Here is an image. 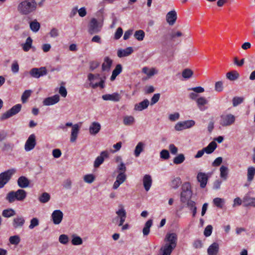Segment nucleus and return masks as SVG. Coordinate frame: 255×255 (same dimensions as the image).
<instances>
[{
	"label": "nucleus",
	"instance_id": "obj_1",
	"mask_svg": "<svg viewBox=\"0 0 255 255\" xmlns=\"http://www.w3.org/2000/svg\"><path fill=\"white\" fill-rule=\"evenodd\" d=\"M37 3L35 0H25L17 6V10L22 14L27 15L35 10Z\"/></svg>",
	"mask_w": 255,
	"mask_h": 255
},
{
	"label": "nucleus",
	"instance_id": "obj_2",
	"mask_svg": "<svg viewBox=\"0 0 255 255\" xmlns=\"http://www.w3.org/2000/svg\"><path fill=\"white\" fill-rule=\"evenodd\" d=\"M26 196V192L22 189H19L15 191H11L9 192L5 197V199L9 203H12L16 201H23Z\"/></svg>",
	"mask_w": 255,
	"mask_h": 255
},
{
	"label": "nucleus",
	"instance_id": "obj_3",
	"mask_svg": "<svg viewBox=\"0 0 255 255\" xmlns=\"http://www.w3.org/2000/svg\"><path fill=\"white\" fill-rule=\"evenodd\" d=\"M236 117L230 113H224L220 117L219 124L223 127H227L234 124Z\"/></svg>",
	"mask_w": 255,
	"mask_h": 255
},
{
	"label": "nucleus",
	"instance_id": "obj_4",
	"mask_svg": "<svg viewBox=\"0 0 255 255\" xmlns=\"http://www.w3.org/2000/svg\"><path fill=\"white\" fill-rule=\"evenodd\" d=\"M192 192L191 190L190 184L189 182L184 183L182 186V192L180 194V201L185 203L190 200Z\"/></svg>",
	"mask_w": 255,
	"mask_h": 255
},
{
	"label": "nucleus",
	"instance_id": "obj_5",
	"mask_svg": "<svg viewBox=\"0 0 255 255\" xmlns=\"http://www.w3.org/2000/svg\"><path fill=\"white\" fill-rule=\"evenodd\" d=\"M15 172L16 170L12 168L0 173V189L3 188L8 182Z\"/></svg>",
	"mask_w": 255,
	"mask_h": 255
},
{
	"label": "nucleus",
	"instance_id": "obj_6",
	"mask_svg": "<svg viewBox=\"0 0 255 255\" xmlns=\"http://www.w3.org/2000/svg\"><path fill=\"white\" fill-rule=\"evenodd\" d=\"M21 105L19 104H16L15 106H13L10 109L6 111V112L2 114L0 117V120L1 121H3L4 120L7 119L10 117L15 115L17 113H18L21 110Z\"/></svg>",
	"mask_w": 255,
	"mask_h": 255
},
{
	"label": "nucleus",
	"instance_id": "obj_7",
	"mask_svg": "<svg viewBox=\"0 0 255 255\" xmlns=\"http://www.w3.org/2000/svg\"><path fill=\"white\" fill-rule=\"evenodd\" d=\"M102 26L96 18H92L88 25V32L91 35L98 33L101 31Z\"/></svg>",
	"mask_w": 255,
	"mask_h": 255
},
{
	"label": "nucleus",
	"instance_id": "obj_8",
	"mask_svg": "<svg viewBox=\"0 0 255 255\" xmlns=\"http://www.w3.org/2000/svg\"><path fill=\"white\" fill-rule=\"evenodd\" d=\"M195 124V122L193 120H188L183 122L177 123L175 127V129L176 131H181L183 129L188 128L192 127Z\"/></svg>",
	"mask_w": 255,
	"mask_h": 255
},
{
	"label": "nucleus",
	"instance_id": "obj_9",
	"mask_svg": "<svg viewBox=\"0 0 255 255\" xmlns=\"http://www.w3.org/2000/svg\"><path fill=\"white\" fill-rule=\"evenodd\" d=\"M29 74L33 78H39L46 75L47 74V71L45 67H41L39 68H33L30 70Z\"/></svg>",
	"mask_w": 255,
	"mask_h": 255
},
{
	"label": "nucleus",
	"instance_id": "obj_10",
	"mask_svg": "<svg viewBox=\"0 0 255 255\" xmlns=\"http://www.w3.org/2000/svg\"><path fill=\"white\" fill-rule=\"evenodd\" d=\"M36 144V136L34 134H31L29 136L25 142L24 149L26 151H31L34 149Z\"/></svg>",
	"mask_w": 255,
	"mask_h": 255
},
{
	"label": "nucleus",
	"instance_id": "obj_11",
	"mask_svg": "<svg viewBox=\"0 0 255 255\" xmlns=\"http://www.w3.org/2000/svg\"><path fill=\"white\" fill-rule=\"evenodd\" d=\"M63 213L60 210H54L51 214V219L55 225H59L62 221Z\"/></svg>",
	"mask_w": 255,
	"mask_h": 255
},
{
	"label": "nucleus",
	"instance_id": "obj_12",
	"mask_svg": "<svg viewBox=\"0 0 255 255\" xmlns=\"http://www.w3.org/2000/svg\"><path fill=\"white\" fill-rule=\"evenodd\" d=\"M197 179L200 183L201 188H204L208 180V176L204 172H199L197 175Z\"/></svg>",
	"mask_w": 255,
	"mask_h": 255
},
{
	"label": "nucleus",
	"instance_id": "obj_13",
	"mask_svg": "<svg viewBox=\"0 0 255 255\" xmlns=\"http://www.w3.org/2000/svg\"><path fill=\"white\" fill-rule=\"evenodd\" d=\"M25 222V220L23 217L17 216L13 218L12 225L13 228L16 229L18 228H22Z\"/></svg>",
	"mask_w": 255,
	"mask_h": 255
},
{
	"label": "nucleus",
	"instance_id": "obj_14",
	"mask_svg": "<svg viewBox=\"0 0 255 255\" xmlns=\"http://www.w3.org/2000/svg\"><path fill=\"white\" fill-rule=\"evenodd\" d=\"M59 100V96L56 94L53 96L45 98L43 102V104L45 106L53 105L57 103Z\"/></svg>",
	"mask_w": 255,
	"mask_h": 255
},
{
	"label": "nucleus",
	"instance_id": "obj_15",
	"mask_svg": "<svg viewBox=\"0 0 255 255\" xmlns=\"http://www.w3.org/2000/svg\"><path fill=\"white\" fill-rule=\"evenodd\" d=\"M109 153L107 151H102L100 156H98L95 159L94 163V166L95 168L98 167L101 164H102L104 161V158L108 157Z\"/></svg>",
	"mask_w": 255,
	"mask_h": 255
},
{
	"label": "nucleus",
	"instance_id": "obj_16",
	"mask_svg": "<svg viewBox=\"0 0 255 255\" xmlns=\"http://www.w3.org/2000/svg\"><path fill=\"white\" fill-rule=\"evenodd\" d=\"M177 240V235L175 233L167 234L165 239V241L169 243L168 244L173 248H175L176 246Z\"/></svg>",
	"mask_w": 255,
	"mask_h": 255
},
{
	"label": "nucleus",
	"instance_id": "obj_17",
	"mask_svg": "<svg viewBox=\"0 0 255 255\" xmlns=\"http://www.w3.org/2000/svg\"><path fill=\"white\" fill-rule=\"evenodd\" d=\"M166 19L170 25H173L177 19L176 11L175 10H171L168 12L166 16Z\"/></svg>",
	"mask_w": 255,
	"mask_h": 255
},
{
	"label": "nucleus",
	"instance_id": "obj_18",
	"mask_svg": "<svg viewBox=\"0 0 255 255\" xmlns=\"http://www.w3.org/2000/svg\"><path fill=\"white\" fill-rule=\"evenodd\" d=\"M102 99L105 101L119 102L121 99V96L118 93H114L112 94H105L103 95Z\"/></svg>",
	"mask_w": 255,
	"mask_h": 255
},
{
	"label": "nucleus",
	"instance_id": "obj_19",
	"mask_svg": "<svg viewBox=\"0 0 255 255\" xmlns=\"http://www.w3.org/2000/svg\"><path fill=\"white\" fill-rule=\"evenodd\" d=\"M17 185L21 188H25L28 187L30 181L28 179L24 176H20L17 179Z\"/></svg>",
	"mask_w": 255,
	"mask_h": 255
},
{
	"label": "nucleus",
	"instance_id": "obj_20",
	"mask_svg": "<svg viewBox=\"0 0 255 255\" xmlns=\"http://www.w3.org/2000/svg\"><path fill=\"white\" fill-rule=\"evenodd\" d=\"M132 52V48L131 47H128L124 49H119L117 52V55L119 57L122 58L129 55Z\"/></svg>",
	"mask_w": 255,
	"mask_h": 255
},
{
	"label": "nucleus",
	"instance_id": "obj_21",
	"mask_svg": "<svg viewBox=\"0 0 255 255\" xmlns=\"http://www.w3.org/2000/svg\"><path fill=\"white\" fill-rule=\"evenodd\" d=\"M79 130L80 127L78 124H75L73 125L72 128L70 137V141L71 142H74L76 140Z\"/></svg>",
	"mask_w": 255,
	"mask_h": 255
},
{
	"label": "nucleus",
	"instance_id": "obj_22",
	"mask_svg": "<svg viewBox=\"0 0 255 255\" xmlns=\"http://www.w3.org/2000/svg\"><path fill=\"white\" fill-rule=\"evenodd\" d=\"M219 250V246L217 243H213L208 248L207 253L208 255H217Z\"/></svg>",
	"mask_w": 255,
	"mask_h": 255
},
{
	"label": "nucleus",
	"instance_id": "obj_23",
	"mask_svg": "<svg viewBox=\"0 0 255 255\" xmlns=\"http://www.w3.org/2000/svg\"><path fill=\"white\" fill-rule=\"evenodd\" d=\"M101 125L98 122H93L89 127V132L91 134L95 135L101 129Z\"/></svg>",
	"mask_w": 255,
	"mask_h": 255
},
{
	"label": "nucleus",
	"instance_id": "obj_24",
	"mask_svg": "<svg viewBox=\"0 0 255 255\" xmlns=\"http://www.w3.org/2000/svg\"><path fill=\"white\" fill-rule=\"evenodd\" d=\"M152 179L150 175L146 174L144 176L143 178V184L145 190L148 191L152 185Z\"/></svg>",
	"mask_w": 255,
	"mask_h": 255
},
{
	"label": "nucleus",
	"instance_id": "obj_25",
	"mask_svg": "<svg viewBox=\"0 0 255 255\" xmlns=\"http://www.w3.org/2000/svg\"><path fill=\"white\" fill-rule=\"evenodd\" d=\"M149 104V101L147 99H145L138 104H135L134 109L135 111H141L146 109L148 107Z\"/></svg>",
	"mask_w": 255,
	"mask_h": 255
},
{
	"label": "nucleus",
	"instance_id": "obj_26",
	"mask_svg": "<svg viewBox=\"0 0 255 255\" xmlns=\"http://www.w3.org/2000/svg\"><path fill=\"white\" fill-rule=\"evenodd\" d=\"M243 202L245 207L252 206L255 207V198L254 197L246 196L243 198Z\"/></svg>",
	"mask_w": 255,
	"mask_h": 255
},
{
	"label": "nucleus",
	"instance_id": "obj_27",
	"mask_svg": "<svg viewBox=\"0 0 255 255\" xmlns=\"http://www.w3.org/2000/svg\"><path fill=\"white\" fill-rule=\"evenodd\" d=\"M217 145L215 141H213L211 142L206 147L203 148V149L205 153L207 154H211L214 152V151L217 148Z\"/></svg>",
	"mask_w": 255,
	"mask_h": 255
},
{
	"label": "nucleus",
	"instance_id": "obj_28",
	"mask_svg": "<svg viewBox=\"0 0 255 255\" xmlns=\"http://www.w3.org/2000/svg\"><path fill=\"white\" fill-rule=\"evenodd\" d=\"M112 64V60L108 57L105 58L104 62L102 65V71H109Z\"/></svg>",
	"mask_w": 255,
	"mask_h": 255
},
{
	"label": "nucleus",
	"instance_id": "obj_29",
	"mask_svg": "<svg viewBox=\"0 0 255 255\" xmlns=\"http://www.w3.org/2000/svg\"><path fill=\"white\" fill-rule=\"evenodd\" d=\"M122 71V66L121 64H118L116 65L115 69L112 72V76L110 78V80L113 81H114L116 77L119 75Z\"/></svg>",
	"mask_w": 255,
	"mask_h": 255
},
{
	"label": "nucleus",
	"instance_id": "obj_30",
	"mask_svg": "<svg viewBox=\"0 0 255 255\" xmlns=\"http://www.w3.org/2000/svg\"><path fill=\"white\" fill-rule=\"evenodd\" d=\"M116 214L118 215V216L115 218L113 219V223H115L116 220H119V218L127 217L126 210L122 206H121V209L116 211Z\"/></svg>",
	"mask_w": 255,
	"mask_h": 255
},
{
	"label": "nucleus",
	"instance_id": "obj_31",
	"mask_svg": "<svg viewBox=\"0 0 255 255\" xmlns=\"http://www.w3.org/2000/svg\"><path fill=\"white\" fill-rule=\"evenodd\" d=\"M196 102L198 108L201 111L205 110L206 108H205L203 106L206 105L208 103L207 100L204 97H200L196 100Z\"/></svg>",
	"mask_w": 255,
	"mask_h": 255
},
{
	"label": "nucleus",
	"instance_id": "obj_32",
	"mask_svg": "<svg viewBox=\"0 0 255 255\" xmlns=\"http://www.w3.org/2000/svg\"><path fill=\"white\" fill-rule=\"evenodd\" d=\"M32 39L30 37H28L25 42L22 45V49L25 51H28L32 47Z\"/></svg>",
	"mask_w": 255,
	"mask_h": 255
},
{
	"label": "nucleus",
	"instance_id": "obj_33",
	"mask_svg": "<svg viewBox=\"0 0 255 255\" xmlns=\"http://www.w3.org/2000/svg\"><path fill=\"white\" fill-rule=\"evenodd\" d=\"M144 144L142 142H139L136 146L134 151V154L135 157H138L141 152L143 151Z\"/></svg>",
	"mask_w": 255,
	"mask_h": 255
},
{
	"label": "nucleus",
	"instance_id": "obj_34",
	"mask_svg": "<svg viewBox=\"0 0 255 255\" xmlns=\"http://www.w3.org/2000/svg\"><path fill=\"white\" fill-rule=\"evenodd\" d=\"M239 73L237 71H232L226 74L227 78L231 81H235L239 78Z\"/></svg>",
	"mask_w": 255,
	"mask_h": 255
},
{
	"label": "nucleus",
	"instance_id": "obj_35",
	"mask_svg": "<svg viewBox=\"0 0 255 255\" xmlns=\"http://www.w3.org/2000/svg\"><path fill=\"white\" fill-rule=\"evenodd\" d=\"M152 225V220H148L145 224L144 227L142 230V233L144 236H147L150 232V228Z\"/></svg>",
	"mask_w": 255,
	"mask_h": 255
},
{
	"label": "nucleus",
	"instance_id": "obj_36",
	"mask_svg": "<svg viewBox=\"0 0 255 255\" xmlns=\"http://www.w3.org/2000/svg\"><path fill=\"white\" fill-rule=\"evenodd\" d=\"M255 175V167L250 166L247 170V178L248 181H252Z\"/></svg>",
	"mask_w": 255,
	"mask_h": 255
},
{
	"label": "nucleus",
	"instance_id": "obj_37",
	"mask_svg": "<svg viewBox=\"0 0 255 255\" xmlns=\"http://www.w3.org/2000/svg\"><path fill=\"white\" fill-rule=\"evenodd\" d=\"M134 122V118L132 116H126L123 118V123L125 126H131Z\"/></svg>",
	"mask_w": 255,
	"mask_h": 255
},
{
	"label": "nucleus",
	"instance_id": "obj_38",
	"mask_svg": "<svg viewBox=\"0 0 255 255\" xmlns=\"http://www.w3.org/2000/svg\"><path fill=\"white\" fill-rule=\"evenodd\" d=\"M15 214V211L11 208L4 209L2 212V215L5 218H10L14 216Z\"/></svg>",
	"mask_w": 255,
	"mask_h": 255
},
{
	"label": "nucleus",
	"instance_id": "obj_39",
	"mask_svg": "<svg viewBox=\"0 0 255 255\" xmlns=\"http://www.w3.org/2000/svg\"><path fill=\"white\" fill-rule=\"evenodd\" d=\"M142 71L149 77H151L155 74L157 73V71L154 68L149 69L147 67H144L142 68Z\"/></svg>",
	"mask_w": 255,
	"mask_h": 255
},
{
	"label": "nucleus",
	"instance_id": "obj_40",
	"mask_svg": "<svg viewBox=\"0 0 255 255\" xmlns=\"http://www.w3.org/2000/svg\"><path fill=\"white\" fill-rule=\"evenodd\" d=\"M181 184V180L180 177L174 178L171 182L170 186L173 189L178 188Z\"/></svg>",
	"mask_w": 255,
	"mask_h": 255
},
{
	"label": "nucleus",
	"instance_id": "obj_41",
	"mask_svg": "<svg viewBox=\"0 0 255 255\" xmlns=\"http://www.w3.org/2000/svg\"><path fill=\"white\" fill-rule=\"evenodd\" d=\"M50 199V196L49 194L47 192L43 193L39 197V201L42 203H45L48 202Z\"/></svg>",
	"mask_w": 255,
	"mask_h": 255
},
{
	"label": "nucleus",
	"instance_id": "obj_42",
	"mask_svg": "<svg viewBox=\"0 0 255 255\" xmlns=\"http://www.w3.org/2000/svg\"><path fill=\"white\" fill-rule=\"evenodd\" d=\"M145 36V33L142 30L135 31L134 37L138 41H142Z\"/></svg>",
	"mask_w": 255,
	"mask_h": 255
},
{
	"label": "nucleus",
	"instance_id": "obj_43",
	"mask_svg": "<svg viewBox=\"0 0 255 255\" xmlns=\"http://www.w3.org/2000/svg\"><path fill=\"white\" fill-rule=\"evenodd\" d=\"M185 159L183 154L181 153L175 157L173 159V163L175 164H179L183 163Z\"/></svg>",
	"mask_w": 255,
	"mask_h": 255
},
{
	"label": "nucleus",
	"instance_id": "obj_44",
	"mask_svg": "<svg viewBox=\"0 0 255 255\" xmlns=\"http://www.w3.org/2000/svg\"><path fill=\"white\" fill-rule=\"evenodd\" d=\"M175 248L169 245L168 244L165 245L163 247L162 255H170L172 251Z\"/></svg>",
	"mask_w": 255,
	"mask_h": 255
},
{
	"label": "nucleus",
	"instance_id": "obj_45",
	"mask_svg": "<svg viewBox=\"0 0 255 255\" xmlns=\"http://www.w3.org/2000/svg\"><path fill=\"white\" fill-rule=\"evenodd\" d=\"M72 245L77 246L82 244L83 241L81 237L77 236L75 235L72 236V239L71 241Z\"/></svg>",
	"mask_w": 255,
	"mask_h": 255
},
{
	"label": "nucleus",
	"instance_id": "obj_46",
	"mask_svg": "<svg viewBox=\"0 0 255 255\" xmlns=\"http://www.w3.org/2000/svg\"><path fill=\"white\" fill-rule=\"evenodd\" d=\"M228 168L225 166L222 165L220 169V176L224 180H226L228 177Z\"/></svg>",
	"mask_w": 255,
	"mask_h": 255
},
{
	"label": "nucleus",
	"instance_id": "obj_47",
	"mask_svg": "<svg viewBox=\"0 0 255 255\" xmlns=\"http://www.w3.org/2000/svg\"><path fill=\"white\" fill-rule=\"evenodd\" d=\"M40 23L36 20L30 23V28L33 32H37L40 28Z\"/></svg>",
	"mask_w": 255,
	"mask_h": 255
},
{
	"label": "nucleus",
	"instance_id": "obj_48",
	"mask_svg": "<svg viewBox=\"0 0 255 255\" xmlns=\"http://www.w3.org/2000/svg\"><path fill=\"white\" fill-rule=\"evenodd\" d=\"M224 202V199L222 198L217 197L213 199V203L214 205L220 208H223Z\"/></svg>",
	"mask_w": 255,
	"mask_h": 255
},
{
	"label": "nucleus",
	"instance_id": "obj_49",
	"mask_svg": "<svg viewBox=\"0 0 255 255\" xmlns=\"http://www.w3.org/2000/svg\"><path fill=\"white\" fill-rule=\"evenodd\" d=\"M84 181L89 184L93 182L95 179V176L92 174H86L84 176Z\"/></svg>",
	"mask_w": 255,
	"mask_h": 255
},
{
	"label": "nucleus",
	"instance_id": "obj_50",
	"mask_svg": "<svg viewBox=\"0 0 255 255\" xmlns=\"http://www.w3.org/2000/svg\"><path fill=\"white\" fill-rule=\"evenodd\" d=\"M9 241L11 244L17 245L20 243V239L18 235H14L9 238Z\"/></svg>",
	"mask_w": 255,
	"mask_h": 255
},
{
	"label": "nucleus",
	"instance_id": "obj_51",
	"mask_svg": "<svg viewBox=\"0 0 255 255\" xmlns=\"http://www.w3.org/2000/svg\"><path fill=\"white\" fill-rule=\"evenodd\" d=\"M193 73L192 71L190 69H184L182 73V75L183 78L185 79H189L192 77Z\"/></svg>",
	"mask_w": 255,
	"mask_h": 255
},
{
	"label": "nucleus",
	"instance_id": "obj_52",
	"mask_svg": "<svg viewBox=\"0 0 255 255\" xmlns=\"http://www.w3.org/2000/svg\"><path fill=\"white\" fill-rule=\"evenodd\" d=\"M31 93V91L30 90H25L22 94L21 96V101L23 103H24L26 102L27 99L30 97Z\"/></svg>",
	"mask_w": 255,
	"mask_h": 255
},
{
	"label": "nucleus",
	"instance_id": "obj_53",
	"mask_svg": "<svg viewBox=\"0 0 255 255\" xmlns=\"http://www.w3.org/2000/svg\"><path fill=\"white\" fill-rule=\"evenodd\" d=\"M101 80L98 83H96L95 84L92 83V82H91L90 83V86L94 89H95L97 88L98 87H100L101 88H104L105 87V81L104 80L102 79L101 78Z\"/></svg>",
	"mask_w": 255,
	"mask_h": 255
},
{
	"label": "nucleus",
	"instance_id": "obj_54",
	"mask_svg": "<svg viewBox=\"0 0 255 255\" xmlns=\"http://www.w3.org/2000/svg\"><path fill=\"white\" fill-rule=\"evenodd\" d=\"M14 145L9 143H4L2 148V150L4 151H11L13 148Z\"/></svg>",
	"mask_w": 255,
	"mask_h": 255
},
{
	"label": "nucleus",
	"instance_id": "obj_55",
	"mask_svg": "<svg viewBox=\"0 0 255 255\" xmlns=\"http://www.w3.org/2000/svg\"><path fill=\"white\" fill-rule=\"evenodd\" d=\"M39 225V220L36 218H33L30 220L29 228L32 229Z\"/></svg>",
	"mask_w": 255,
	"mask_h": 255
},
{
	"label": "nucleus",
	"instance_id": "obj_56",
	"mask_svg": "<svg viewBox=\"0 0 255 255\" xmlns=\"http://www.w3.org/2000/svg\"><path fill=\"white\" fill-rule=\"evenodd\" d=\"M244 99L242 97H235L233 99V106L236 107L243 102Z\"/></svg>",
	"mask_w": 255,
	"mask_h": 255
},
{
	"label": "nucleus",
	"instance_id": "obj_57",
	"mask_svg": "<svg viewBox=\"0 0 255 255\" xmlns=\"http://www.w3.org/2000/svg\"><path fill=\"white\" fill-rule=\"evenodd\" d=\"M213 227L211 225H208L205 229L204 235L205 237H209L212 233Z\"/></svg>",
	"mask_w": 255,
	"mask_h": 255
},
{
	"label": "nucleus",
	"instance_id": "obj_58",
	"mask_svg": "<svg viewBox=\"0 0 255 255\" xmlns=\"http://www.w3.org/2000/svg\"><path fill=\"white\" fill-rule=\"evenodd\" d=\"M69 239L67 235L63 234L61 235L59 238V241L60 243L65 245L68 242Z\"/></svg>",
	"mask_w": 255,
	"mask_h": 255
},
{
	"label": "nucleus",
	"instance_id": "obj_59",
	"mask_svg": "<svg viewBox=\"0 0 255 255\" xmlns=\"http://www.w3.org/2000/svg\"><path fill=\"white\" fill-rule=\"evenodd\" d=\"M126 179V175L123 172H120L117 176V180L119 181L122 184L125 182Z\"/></svg>",
	"mask_w": 255,
	"mask_h": 255
},
{
	"label": "nucleus",
	"instance_id": "obj_60",
	"mask_svg": "<svg viewBox=\"0 0 255 255\" xmlns=\"http://www.w3.org/2000/svg\"><path fill=\"white\" fill-rule=\"evenodd\" d=\"M160 158L164 159H167L169 158V153L167 150L163 149L160 153Z\"/></svg>",
	"mask_w": 255,
	"mask_h": 255
},
{
	"label": "nucleus",
	"instance_id": "obj_61",
	"mask_svg": "<svg viewBox=\"0 0 255 255\" xmlns=\"http://www.w3.org/2000/svg\"><path fill=\"white\" fill-rule=\"evenodd\" d=\"M215 90L217 92H221L223 90V84L222 81H218L216 82L215 85Z\"/></svg>",
	"mask_w": 255,
	"mask_h": 255
},
{
	"label": "nucleus",
	"instance_id": "obj_62",
	"mask_svg": "<svg viewBox=\"0 0 255 255\" xmlns=\"http://www.w3.org/2000/svg\"><path fill=\"white\" fill-rule=\"evenodd\" d=\"M123 33V29L121 27H118L115 32L114 38L115 39H120L121 37V36H122Z\"/></svg>",
	"mask_w": 255,
	"mask_h": 255
},
{
	"label": "nucleus",
	"instance_id": "obj_63",
	"mask_svg": "<svg viewBox=\"0 0 255 255\" xmlns=\"http://www.w3.org/2000/svg\"><path fill=\"white\" fill-rule=\"evenodd\" d=\"M188 90L193 91L196 94L201 93H203V92H204V89L201 86H198V87H194V88H190L188 89Z\"/></svg>",
	"mask_w": 255,
	"mask_h": 255
},
{
	"label": "nucleus",
	"instance_id": "obj_64",
	"mask_svg": "<svg viewBox=\"0 0 255 255\" xmlns=\"http://www.w3.org/2000/svg\"><path fill=\"white\" fill-rule=\"evenodd\" d=\"M160 94H155L151 99L150 104L151 105H153L156 103L159 100L160 98Z\"/></svg>",
	"mask_w": 255,
	"mask_h": 255
}]
</instances>
